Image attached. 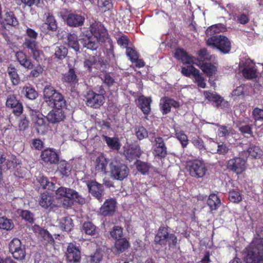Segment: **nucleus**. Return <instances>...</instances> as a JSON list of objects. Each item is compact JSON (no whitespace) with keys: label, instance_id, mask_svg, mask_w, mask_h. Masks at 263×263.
<instances>
[{"label":"nucleus","instance_id":"f257e3e1","mask_svg":"<svg viewBox=\"0 0 263 263\" xmlns=\"http://www.w3.org/2000/svg\"><path fill=\"white\" fill-rule=\"evenodd\" d=\"M89 30L93 36H85L80 40L83 47L91 50H96L99 43L104 44L110 50H113L112 41L109 36L107 29L99 22H95L90 25Z\"/></svg>","mask_w":263,"mask_h":263},{"label":"nucleus","instance_id":"f03ea898","mask_svg":"<svg viewBox=\"0 0 263 263\" xmlns=\"http://www.w3.org/2000/svg\"><path fill=\"white\" fill-rule=\"evenodd\" d=\"M37 36L38 33L34 30L27 28L22 46L26 51L32 55L35 61L39 62L45 59V55L36 41Z\"/></svg>","mask_w":263,"mask_h":263},{"label":"nucleus","instance_id":"7ed1b4c3","mask_svg":"<svg viewBox=\"0 0 263 263\" xmlns=\"http://www.w3.org/2000/svg\"><path fill=\"white\" fill-rule=\"evenodd\" d=\"M242 255L246 263H263V238L255 240L250 247L245 248Z\"/></svg>","mask_w":263,"mask_h":263},{"label":"nucleus","instance_id":"20e7f679","mask_svg":"<svg viewBox=\"0 0 263 263\" xmlns=\"http://www.w3.org/2000/svg\"><path fill=\"white\" fill-rule=\"evenodd\" d=\"M56 199L60 201L65 208L71 207L74 202L83 203L84 199L75 190L70 188L60 186L55 191Z\"/></svg>","mask_w":263,"mask_h":263},{"label":"nucleus","instance_id":"39448f33","mask_svg":"<svg viewBox=\"0 0 263 263\" xmlns=\"http://www.w3.org/2000/svg\"><path fill=\"white\" fill-rule=\"evenodd\" d=\"M168 227L161 226L158 229L157 232L155 236L154 242L156 245L162 247L166 246L174 247L177 245L178 239L174 233H170Z\"/></svg>","mask_w":263,"mask_h":263},{"label":"nucleus","instance_id":"423d86ee","mask_svg":"<svg viewBox=\"0 0 263 263\" xmlns=\"http://www.w3.org/2000/svg\"><path fill=\"white\" fill-rule=\"evenodd\" d=\"M110 177L118 181H123L129 174V168L126 164L116 159L109 164Z\"/></svg>","mask_w":263,"mask_h":263},{"label":"nucleus","instance_id":"0eeeda50","mask_svg":"<svg viewBox=\"0 0 263 263\" xmlns=\"http://www.w3.org/2000/svg\"><path fill=\"white\" fill-rule=\"evenodd\" d=\"M206 45L218 49L223 54L230 52L231 49V42L226 36L218 35L210 36L206 42Z\"/></svg>","mask_w":263,"mask_h":263},{"label":"nucleus","instance_id":"6e6552de","mask_svg":"<svg viewBox=\"0 0 263 263\" xmlns=\"http://www.w3.org/2000/svg\"><path fill=\"white\" fill-rule=\"evenodd\" d=\"M185 168L191 176L197 179L203 177L208 171L204 161L199 159L186 161Z\"/></svg>","mask_w":263,"mask_h":263},{"label":"nucleus","instance_id":"1a4fd4ad","mask_svg":"<svg viewBox=\"0 0 263 263\" xmlns=\"http://www.w3.org/2000/svg\"><path fill=\"white\" fill-rule=\"evenodd\" d=\"M8 251L16 260L22 261L25 259L26 247L17 238H13L9 242Z\"/></svg>","mask_w":263,"mask_h":263},{"label":"nucleus","instance_id":"9d476101","mask_svg":"<svg viewBox=\"0 0 263 263\" xmlns=\"http://www.w3.org/2000/svg\"><path fill=\"white\" fill-rule=\"evenodd\" d=\"M99 92V93H97L91 90L87 92L85 98L86 104L88 106L94 108H99L104 104L105 91L102 86L100 87Z\"/></svg>","mask_w":263,"mask_h":263},{"label":"nucleus","instance_id":"9b49d317","mask_svg":"<svg viewBox=\"0 0 263 263\" xmlns=\"http://www.w3.org/2000/svg\"><path fill=\"white\" fill-rule=\"evenodd\" d=\"M246 163L247 161L244 158L236 157L228 161L227 168L237 175H240L245 171Z\"/></svg>","mask_w":263,"mask_h":263},{"label":"nucleus","instance_id":"f8f14e48","mask_svg":"<svg viewBox=\"0 0 263 263\" xmlns=\"http://www.w3.org/2000/svg\"><path fill=\"white\" fill-rule=\"evenodd\" d=\"M153 154L155 157L160 159L165 158L168 155L167 147L162 137H158L155 138Z\"/></svg>","mask_w":263,"mask_h":263},{"label":"nucleus","instance_id":"ddd939ff","mask_svg":"<svg viewBox=\"0 0 263 263\" xmlns=\"http://www.w3.org/2000/svg\"><path fill=\"white\" fill-rule=\"evenodd\" d=\"M66 260L70 263H79L81 260V252L79 247L69 243L65 252Z\"/></svg>","mask_w":263,"mask_h":263},{"label":"nucleus","instance_id":"4468645a","mask_svg":"<svg viewBox=\"0 0 263 263\" xmlns=\"http://www.w3.org/2000/svg\"><path fill=\"white\" fill-rule=\"evenodd\" d=\"M6 106L12 109L13 114L16 116H20L23 111V106L17 96L14 94H10L7 96Z\"/></svg>","mask_w":263,"mask_h":263},{"label":"nucleus","instance_id":"2eb2a0df","mask_svg":"<svg viewBox=\"0 0 263 263\" xmlns=\"http://www.w3.org/2000/svg\"><path fill=\"white\" fill-rule=\"evenodd\" d=\"M39 204L42 208L49 211L53 210L57 207L55 203L54 196L48 192H45L41 194Z\"/></svg>","mask_w":263,"mask_h":263},{"label":"nucleus","instance_id":"dca6fc26","mask_svg":"<svg viewBox=\"0 0 263 263\" xmlns=\"http://www.w3.org/2000/svg\"><path fill=\"white\" fill-rule=\"evenodd\" d=\"M86 185L89 192L92 196L97 199L100 202L102 201L104 186L103 184L99 183L96 180H90L86 182Z\"/></svg>","mask_w":263,"mask_h":263},{"label":"nucleus","instance_id":"f3484780","mask_svg":"<svg viewBox=\"0 0 263 263\" xmlns=\"http://www.w3.org/2000/svg\"><path fill=\"white\" fill-rule=\"evenodd\" d=\"M180 106L179 102L168 97H164L160 100V109L163 115L171 112V107L179 108Z\"/></svg>","mask_w":263,"mask_h":263},{"label":"nucleus","instance_id":"a211bd4d","mask_svg":"<svg viewBox=\"0 0 263 263\" xmlns=\"http://www.w3.org/2000/svg\"><path fill=\"white\" fill-rule=\"evenodd\" d=\"M41 159L45 164H54L59 162V156L53 149L47 148L41 152Z\"/></svg>","mask_w":263,"mask_h":263},{"label":"nucleus","instance_id":"6ab92c4d","mask_svg":"<svg viewBox=\"0 0 263 263\" xmlns=\"http://www.w3.org/2000/svg\"><path fill=\"white\" fill-rule=\"evenodd\" d=\"M140 146L138 144L129 145L124 147L123 154L129 162L139 158L142 155Z\"/></svg>","mask_w":263,"mask_h":263},{"label":"nucleus","instance_id":"aec40b11","mask_svg":"<svg viewBox=\"0 0 263 263\" xmlns=\"http://www.w3.org/2000/svg\"><path fill=\"white\" fill-rule=\"evenodd\" d=\"M117 208L116 199L110 198L106 199L100 208V213L103 216L113 215Z\"/></svg>","mask_w":263,"mask_h":263},{"label":"nucleus","instance_id":"412c9836","mask_svg":"<svg viewBox=\"0 0 263 263\" xmlns=\"http://www.w3.org/2000/svg\"><path fill=\"white\" fill-rule=\"evenodd\" d=\"M84 21V16L76 12L69 13L66 19L67 25L71 27H81L83 25Z\"/></svg>","mask_w":263,"mask_h":263},{"label":"nucleus","instance_id":"4be33fe9","mask_svg":"<svg viewBox=\"0 0 263 263\" xmlns=\"http://www.w3.org/2000/svg\"><path fill=\"white\" fill-rule=\"evenodd\" d=\"M64 109L54 108L50 111L46 116L48 121L54 124L64 121L66 117Z\"/></svg>","mask_w":263,"mask_h":263},{"label":"nucleus","instance_id":"5701e85b","mask_svg":"<svg viewBox=\"0 0 263 263\" xmlns=\"http://www.w3.org/2000/svg\"><path fill=\"white\" fill-rule=\"evenodd\" d=\"M43 19L44 25H46L48 30L55 31L58 29V23L51 11L48 10L45 12Z\"/></svg>","mask_w":263,"mask_h":263},{"label":"nucleus","instance_id":"b1692460","mask_svg":"<svg viewBox=\"0 0 263 263\" xmlns=\"http://www.w3.org/2000/svg\"><path fill=\"white\" fill-rule=\"evenodd\" d=\"M175 58L181 61L183 64H195V58L190 56L187 52L182 48L177 49L175 52Z\"/></svg>","mask_w":263,"mask_h":263},{"label":"nucleus","instance_id":"393cba45","mask_svg":"<svg viewBox=\"0 0 263 263\" xmlns=\"http://www.w3.org/2000/svg\"><path fill=\"white\" fill-rule=\"evenodd\" d=\"M15 57L20 64L25 68L30 70L33 68L34 65L32 60L22 51L15 53Z\"/></svg>","mask_w":263,"mask_h":263},{"label":"nucleus","instance_id":"a878e982","mask_svg":"<svg viewBox=\"0 0 263 263\" xmlns=\"http://www.w3.org/2000/svg\"><path fill=\"white\" fill-rule=\"evenodd\" d=\"M195 64L198 66L208 76H212L217 70L216 67L211 63H204L198 58L195 59Z\"/></svg>","mask_w":263,"mask_h":263},{"label":"nucleus","instance_id":"bb28decb","mask_svg":"<svg viewBox=\"0 0 263 263\" xmlns=\"http://www.w3.org/2000/svg\"><path fill=\"white\" fill-rule=\"evenodd\" d=\"M34 127L38 134H43L46 128V123L44 116L42 114L34 117Z\"/></svg>","mask_w":263,"mask_h":263},{"label":"nucleus","instance_id":"cd10ccee","mask_svg":"<svg viewBox=\"0 0 263 263\" xmlns=\"http://www.w3.org/2000/svg\"><path fill=\"white\" fill-rule=\"evenodd\" d=\"M60 93L55 90L53 87L48 85L45 86L43 90V95L45 101L49 104L53 102L54 99L57 98V95Z\"/></svg>","mask_w":263,"mask_h":263},{"label":"nucleus","instance_id":"c85d7f7f","mask_svg":"<svg viewBox=\"0 0 263 263\" xmlns=\"http://www.w3.org/2000/svg\"><path fill=\"white\" fill-rule=\"evenodd\" d=\"M140 108L145 116H148L151 112V104L152 102L151 97L141 96L138 98Z\"/></svg>","mask_w":263,"mask_h":263},{"label":"nucleus","instance_id":"c756f323","mask_svg":"<svg viewBox=\"0 0 263 263\" xmlns=\"http://www.w3.org/2000/svg\"><path fill=\"white\" fill-rule=\"evenodd\" d=\"M109 160L105 157L103 154L99 156L95 162V170L97 171L101 172L104 174L107 173L106 167L108 164Z\"/></svg>","mask_w":263,"mask_h":263},{"label":"nucleus","instance_id":"7c9ffc66","mask_svg":"<svg viewBox=\"0 0 263 263\" xmlns=\"http://www.w3.org/2000/svg\"><path fill=\"white\" fill-rule=\"evenodd\" d=\"M71 166L69 163L64 160L58 163L57 171L62 177H67L71 175Z\"/></svg>","mask_w":263,"mask_h":263},{"label":"nucleus","instance_id":"2f4dec72","mask_svg":"<svg viewBox=\"0 0 263 263\" xmlns=\"http://www.w3.org/2000/svg\"><path fill=\"white\" fill-rule=\"evenodd\" d=\"M102 137L111 149L118 151L120 149L121 145L118 138L110 137L104 135Z\"/></svg>","mask_w":263,"mask_h":263},{"label":"nucleus","instance_id":"473e14b6","mask_svg":"<svg viewBox=\"0 0 263 263\" xmlns=\"http://www.w3.org/2000/svg\"><path fill=\"white\" fill-rule=\"evenodd\" d=\"M203 95L208 101L213 102L217 107L220 106L223 101V98L217 93H214L210 91H204Z\"/></svg>","mask_w":263,"mask_h":263},{"label":"nucleus","instance_id":"72a5a7b5","mask_svg":"<svg viewBox=\"0 0 263 263\" xmlns=\"http://www.w3.org/2000/svg\"><path fill=\"white\" fill-rule=\"evenodd\" d=\"M7 72L13 85H17L20 81V78L17 73V69L12 64H10L7 68Z\"/></svg>","mask_w":263,"mask_h":263},{"label":"nucleus","instance_id":"f704fd0d","mask_svg":"<svg viewBox=\"0 0 263 263\" xmlns=\"http://www.w3.org/2000/svg\"><path fill=\"white\" fill-rule=\"evenodd\" d=\"M130 247V243L125 238H121L116 240L115 248L118 253L125 252Z\"/></svg>","mask_w":263,"mask_h":263},{"label":"nucleus","instance_id":"c9c22d12","mask_svg":"<svg viewBox=\"0 0 263 263\" xmlns=\"http://www.w3.org/2000/svg\"><path fill=\"white\" fill-rule=\"evenodd\" d=\"M57 98L54 99L53 102L48 105L54 108L57 109H66V102L61 93L56 95Z\"/></svg>","mask_w":263,"mask_h":263},{"label":"nucleus","instance_id":"e433bc0d","mask_svg":"<svg viewBox=\"0 0 263 263\" xmlns=\"http://www.w3.org/2000/svg\"><path fill=\"white\" fill-rule=\"evenodd\" d=\"M207 204L211 210H216L220 206L221 201L217 195L211 194L208 199Z\"/></svg>","mask_w":263,"mask_h":263},{"label":"nucleus","instance_id":"4c0bfd02","mask_svg":"<svg viewBox=\"0 0 263 263\" xmlns=\"http://www.w3.org/2000/svg\"><path fill=\"white\" fill-rule=\"evenodd\" d=\"M242 74L246 79L252 80L257 77V69L254 66H246L242 69Z\"/></svg>","mask_w":263,"mask_h":263},{"label":"nucleus","instance_id":"58836bf2","mask_svg":"<svg viewBox=\"0 0 263 263\" xmlns=\"http://www.w3.org/2000/svg\"><path fill=\"white\" fill-rule=\"evenodd\" d=\"M135 165L138 172L142 175H146L148 173L151 167V164L137 159L135 162Z\"/></svg>","mask_w":263,"mask_h":263},{"label":"nucleus","instance_id":"ea45409f","mask_svg":"<svg viewBox=\"0 0 263 263\" xmlns=\"http://www.w3.org/2000/svg\"><path fill=\"white\" fill-rule=\"evenodd\" d=\"M39 235L42 238L43 241L47 245L49 244L53 245L54 240L52 235L47 230L43 228H40L39 232Z\"/></svg>","mask_w":263,"mask_h":263},{"label":"nucleus","instance_id":"a19ab883","mask_svg":"<svg viewBox=\"0 0 263 263\" xmlns=\"http://www.w3.org/2000/svg\"><path fill=\"white\" fill-rule=\"evenodd\" d=\"M60 226L63 231L70 232L73 227V221L68 216L62 218L60 220Z\"/></svg>","mask_w":263,"mask_h":263},{"label":"nucleus","instance_id":"79ce46f5","mask_svg":"<svg viewBox=\"0 0 263 263\" xmlns=\"http://www.w3.org/2000/svg\"><path fill=\"white\" fill-rule=\"evenodd\" d=\"M63 81L70 84H76L78 82V79L73 68H70L63 77Z\"/></svg>","mask_w":263,"mask_h":263},{"label":"nucleus","instance_id":"37998d69","mask_svg":"<svg viewBox=\"0 0 263 263\" xmlns=\"http://www.w3.org/2000/svg\"><path fill=\"white\" fill-rule=\"evenodd\" d=\"M67 44L69 47L73 49L77 52L80 49L78 36L74 33L68 34Z\"/></svg>","mask_w":263,"mask_h":263},{"label":"nucleus","instance_id":"c03bdc74","mask_svg":"<svg viewBox=\"0 0 263 263\" xmlns=\"http://www.w3.org/2000/svg\"><path fill=\"white\" fill-rule=\"evenodd\" d=\"M82 229L87 235L92 236L97 233L96 226L90 221L84 222L82 226Z\"/></svg>","mask_w":263,"mask_h":263},{"label":"nucleus","instance_id":"a18cd8bd","mask_svg":"<svg viewBox=\"0 0 263 263\" xmlns=\"http://www.w3.org/2000/svg\"><path fill=\"white\" fill-rule=\"evenodd\" d=\"M22 93L30 100H34L38 96L37 92L30 86H24L22 90Z\"/></svg>","mask_w":263,"mask_h":263},{"label":"nucleus","instance_id":"49530a36","mask_svg":"<svg viewBox=\"0 0 263 263\" xmlns=\"http://www.w3.org/2000/svg\"><path fill=\"white\" fill-rule=\"evenodd\" d=\"M135 134L139 140H142L148 137L146 129L142 125H136L134 127Z\"/></svg>","mask_w":263,"mask_h":263},{"label":"nucleus","instance_id":"de8ad7c7","mask_svg":"<svg viewBox=\"0 0 263 263\" xmlns=\"http://www.w3.org/2000/svg\"><path fill=\"white\" fill-rule=\"evenodd\" d=\"M229 199L231 202L238 203L242 201V195L238 190H231L229 192Z\"/></svg>","mask_w":263,"mask_h":263},{"label":"nucleus","instance_id":"09e8293b","mask_svg":"<svg viewBox=\"0 0 263 263\" xmlns=\"http://www.w3.org/2000/svg\"><path fill=\"white\" fill-rule=\"evenodd\" d=\"M98 62H100L99 60ZM98 60L97 58L95 56L90 57L88 59H85L84 62V66L85 68H87L89 72L92 71V67L97 68L98 65Z\"/></svg>","mask_w":263,"mask_h":263},{"label":"nucleus","instance_id":"8fccbe9b","mask_svg":"<svg viewBox=\"0 0 263 263\" xmlns=\"http://www.w3.org/2000/svg\"><path fill=\"white\" fill-rule=\"evenodd\" d=\"M68 53V49L64 46L61 45L55 48V57L60 60H63L66 58Z\"/></svg>","mask_w":263,"mask_h":263},{"label":"nucleus","instance_id":"3c124183","mask_svg":"<svg viewBox=\"0 0 263 263\" xmlns=\"http://www.w3.org/2000/svg\"><path fill=\"white\" fill-rule=\"evenodd\" d=\"M175 136L180 141L181 146L184 148L189 144L187 136L183 131H175Z\"/></svg>","mask_w":263,"mask_h":263},{"label":"nucleus","instance_id":"603ef678","mask_svg":"<svg viewBox=\"0 0 263 263\" xmlns=\"http://www.w3.org/2000/svg\"><path fill=\"white\" fill-rule=\"evenodd\" d=\"M223 25L221 24H217L209 27L205 31L206 36H215L214 34L219 33L222 28Z\"/></svg>","mask_w":263,"mask_h":263},{"label":"nucleus","instance_id":"864d4df0","mask_svg":"<svg viewBox=\"0 0 263 263\" xmlns=\"http://www.w3.org/2000/svg\"><path fill=\"white\" fill-rule=\"evenodd\" d=\"M4 22L7 25L15 26L18 25V21L12 12L5 14Z\"/></svg>","mask_w":263,"mask_h":263},{"label":"nucleus","instance_id":"5fc2aeb1","mask_svg":"<svg viewBox=\"0 0 263 263\" xmlns=\"http://www.w3.org/2000/svg\"><path fill=\"white\" fill-rule=\"evenodd\" d=\"M198 69L196 68L192 65H187L185 67H183L181 69V73L188 78H190L191 76L194 77L195 74L198 71Z\"/></svg>","mask_w":263,"mask_h":263},{"label":"nucleus","instance_id":"6e6d98bb","mask_svg":"<svg viewBox=\"0 0 263 263\" xmlns=\"http://www.w3.org/2000/svg\"><path fill=\"white\" fill-rule=\"evenodd\" d=\"M213 125L218 127V134L220 137H226L229 135L231 132V128H228L226 125H221L218 123H212Z\"/></svg>","mask_w":263,"mask_h":263},{"label":"nucleus","instance_id":"4d7b16f0","mask_svg":"<svg viewBox=\"0 0 263 263\" xmlns=\"http://www.w3.org/2000/svg\"><path fill=\"white\" fill-rule=\"evenodd\" d=\"M196 72H197L193 77L195 79L194 82L197 84L198 87L205 88L206 86L205 79L202 76L199 70Z\"/></svg>","mask_w":263,"mask_h":263},{"label":"nucleus","instance_id":"13d9d810","mask_svg":"<svg viewBox=\"0 0 263 263\" xmlns=\"http://www.w3.org/2000/svg\"><path fill=\"white\" fill-rule=\"evenodd\" d=\"M110 234L114 239L117 240L118 239L122 238L123 235V229L121 227L115 226L110 231Z\"/></svg>","mask_w":263,"mask_h":263},{"label":"nucleus","instance_id":"bf43d9fd","mask_svg":"<svg viewBox=\"0 0 263 263\" xmlns=\"http://www.w3.org/2000/svg\"><path fill=\"white\" fill-rule=\"evenodd\" d=\"M14 227L13 222L11 220L5 218L4 217H0V229L10 230L13 229Z\"/></svg>","mask_w":263,"mask_h":263},{"label":"nucleus","instance_id":"052dcab7","mask_svg":"<svg viewBox=\"0 0 263 263\" xmlns=\"http://www.w3.org/2000/svg\"><path fill=\"white\" fill-rule=\"evenodd\" d=\"M39 181L43 189H47L48 190H53L54 184L53 182L49 181L46 177H41Z\"/></svg>","mask_w":263,"mask_h":263},{"label":"nucleus","instance_id":"680f3d73","mask_svg":"<svg viewBox=\"0 0 263 263\" xmlns=\"http://www.w3.org/2000/svg\"><path fill=\"white\" fill-rule=\"evenodd\" d=\"M20 216L31 224L34 222V214L28 210H22Z\"/></svg>","mask_w":263,"mask_h":263},{"label":"nucleus","instance_id":"e2e57ef3","mask_svg":"<svg viewBox=\"0 0 263 263\" xmlns=\"http://www.w3.org/2000/svg\"><path fill=\"white\" fill-rule=\"evenodd\" d=\"M191 142L199 151L205 149L204 142L201 138L199 137H193L192 138Z\"/></svg>","mask_w":263,"mask_h":263},{"label":"nucleus","instance_id":"0e129e2a","mask_svg":"<svg viewBox=\"0 0 263 263\" xmlns=\"http://www.w3.org/2000/svg\"><path fill=\"white\" fill-rule=\"evenodd\" d=\"M197 54L201 59L200 61L202 62L204 61H210L211 59V55L206 48L201 49L198 51Z\"/></svg>","mask_w":263,"mask_h":263},{"label":"nucleus","instance_id":"69168bd1","mask_svg":"<svg viewBox=\"0 0 263 263\" xmlns=\"http://www.w3.org/2000/svg\"><path fill=\"white\" fill-rule=\"evenodd\" d=\"M98 5L100 8H103L104 11L109 10L112 7L111 0H98Z\"/></svg>","mask_w":263,"mask_h":263},{"label":"nucleus","instance_id":"338daca9","mask_svg":"<svg viewBox=\"0 0 263 263\" xmlns=\"http://www.w3.org/2000/svg\"><path fill=\"white\" fill-rule=\"evenodd\" d=\"M236 19L237 23L242 25L248 24L250 21L249 15L244 13H240L236 15Z\"/></svg>","mask_w":263,"mask_h":263},{"label":"nucleus","instance_id":"774afa93","mask_svg":"<svg viewBox=\"0 0 263 263\" xmlns=\"http://www.w3.org/2000/svg\"><path fill=\"white\" fill-rule=\"evenodd\" d=\"M252 115L255 121H263V109L256 107L253 109Z\"/></svg>","mask_w":263,"mask_h":263}]
</instances>
